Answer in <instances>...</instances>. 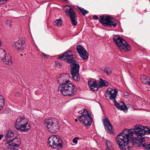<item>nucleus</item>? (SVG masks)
Here are the masks:
<instances>
[{"instance_id":"obj_1","label":"nucleus","mask_w":150,"mask_h":150,"mask_svg":"<svg viewBox=\"0 0 150 150\" xmlns=\"http://www.w3.org/2000/svg\"><path fill=\"white\" fill-rule=\"evenodd\" d=\"M140 125H136L130 129H124L117 135L116 138V143L121 150L129 149V141L133 143L137 142Z\"/></svg>"},{"instance_id":"obj_2","label":"nucleus","mask_w":150,"mask_h":150,"mask_svg":"<svg viewBox=\"0 0 150 150\" xmlns=\"http://www.w3.org/2000/svg\"><path fill=\"white\" fill-rule=\"evenodd\" d=\"M139 129L137 140L139 142V146L147 150L150 149V128L140 125Z\"/></svg>"},{"instance_id":"obj_3","label":"nucleus","mask_w":150,"mask_h":150,"mask_svg":"<svg viewBox=\"0 0 150 150\" xmlns=\"http://www.w3.org/2000/svg\"><path fill=\"white\" fill-rule=\"evenodd\" d=\"M58 90L63 96H70L76 94V89L70 81L67 80L63 83H60Z\"/></svg>"},{"instance_id":"obj_4","label":"nucleus","mask_w":150,"mask_h":150,"mask_svg":"<svg viewBox=\"0 0 150 150\" xmlns=\"http://www.w3.org/2000/svg\"><path fill=\"white\" fill-rule=\"evenodd\" d=\"M16 129L22 131L27 132L31 129L28 121L25 118L19 117L16 122Z\"/></svg>"},{"instance_id":"obj_5","label":"nucleus","mask_w":150,"mask_h":150,"mask_svg":"<svg viewBox=\"0 0 150 150\" xmlns=\"http://www.w3.org/2000/svg\"><path fill=\"white\" fill-rule=\"evenodd\" d=\"M113 39L117 45L118 49L122 52L129 51L130 50V46L122 38L118 35L114 36Z\"/></svg>"},{"instance_id":"obj_6","label":"nucleus","mask_w":150,"mask_h":150,"mask_svg":"<svg viewBox=\"0 0 150 150\" xmlns=\"http://www.w3.org/2000/svg\"><path fill=\"white\" fill-rule=\"evenodd\" d=\"M78 119L80 122L85 126H90L91 124V114L88 112V111L86 109H84L81 115L79 117Z\"/></svg>"},{"instance_id":"obj_7","label":"nucleus","mask_w":150,"mask_h":150,"mask_svg":"<svg viewBox=\"0 0 150 150\" xmlns=\"http://www.w3.org/2000/svg\"><path fill=\"white\" fill-rule=\"evenodd\" d=\"M44 124L46 126L47 130L52 133L57 132L59 129L57 121L54 118L46 120Z\"/></svg>"},{"instance_id":"obj_8","label":"nucleus","mask_w":150,"mask_h":150,"mask_svg":"<svg viewBox=\"0 0 150 150\" xmlns=\"http://www.w3.org/2000/svg\"><path fill=\"white\" fill-rule=\"evenodd\" d=\"M48 143L50 147L54 148L62 147V140L59 136L57 135H52L48 139Z\"/></svg>"},{"instance_id":"obj_9","label":"nucleus","mask_w":150,"mask_h":150,"mask_svg":"<svg viewBox=\"0 0 150 150\" xmlns=\"http://www.w3.org/2000/svg\"><path fill=\"white\" fill-rule=\"evenodd\" d=\"M63 8L66 15L70 18L72 24L74 26L76 25L77 24L76 17L73 9L69 6H64Z\"/></svg>"},{"instance_id":"obj_10","label":"nucleus","mask_w":150,"mask_h":150,"mask_svg":"<svg viewBox=\"0 0 150 150\" xmlns=\"http://www.w3.org/2000/svg\"><path fill=\"white\" fill-rule=\"evenodd\" d=\"M99 21L103 24L108 25L110 27H116L117 23L115 19L110 16L103 15L100 16L99 19Z\"/></svg>"},{"instance_id":"obj_11","label":"nucleus","mask_w":150,"mask_h":150,"mask_svg":"<svg viewBox=\"0 0 150 150\" xmlns=\"http://www.w3.org/2000/svg\"><path fill=\"white\" fill-rule=\"evenodd\" d=\"M59 58L63 59L67 63H70L71 67L72 65L75 66L76 65V64H79L78 62L73 59L74 56L71 51L66 52L63 55L59 56Z\"/></svg>"},{"instance_id":"obj_12","label":"nucleus","mask_w":150,"mask_h":150,"mask_svg":"<svg viewBox=\"0 0 150 150\" xmlns=\"http://www.w3.org/2000/svg\"><path fill=\"white\" fill-rule=\"evenodd\" d=\"M2 52L0 54V61H2L3 63L8 65H11L12 64L11 56L8 54H5V50L1 49Z\"/></svg>"},{"instance_id":"obj_13","label":"nucleus","mask_w":150,"mask_h":150,"mask_svg":"<svg viewBox=\"0 0 150 150\" xmlns=\"http://www.w3.org/2000/svg\"><path fill=\"white\" fill-rule=\"evenodd\" d=\"M75 65H71V72L73 79L76 81H79L80 79V77L79 74V64H76Z\"/></svg>"},{"instance_id":"obj_14","label":"nucleus","mask_w":150,"mask_h":150,"mask_svg":"<svg viewBox=\"0 0 150 150\" xmlns=\"http://www.w3.org/2000/svg\"><path fill=\"white\" fill-rule=\"evenodd\" d=\"M106 94L105 96L107 97L113 101L115 100L117 94L118 93L117 90L115 88H109L106 91Z\"/></svg>"},{"instance_id":"obj_15","label":"nucleus","mask_w":150,"mask_h":150,"mask_svg":"<svg viewBox=\"0 0 150 150\" xmlns=\"http://www.w3.org/2000/svg\"><path fill=\"white\" fill-rule=\"evenodd\" d=\"M13 46L18 51H20L23 50L25 48L26 45L25 42L21 38L14 42Z\"/></svg>"},{"instance_id":"obj_16","label":"nucleus","mask_w":150,"mask_h":150,"mask_svg":"<svg viewBox=\"0 0 150 150\" xmlns=\"http://www.w3.org/2000/svg\"><path fill=\"white\" fill-rule=\"evenodd\" d=\"M76 50L80 57L83 59L88 58V55L86 49L81 45H78L76 46Z\"/></svg>"},{"instance_id":"obj_17","label":"nucleus","mask_w":150,"mask_h":150,"mask_svg":"<svg viewBox=\"0 0 150 150\" xmlns=\"http://www.w3.org/2000/svg\"><path fill=\"white\" fill-rule=\"evenodd\" d=\"M102 120L105 126V129L108 132L111 133L112 130V127L109 120L105 116L103 117Z\"/></svg>"},{"instance_id":"obj_18","label":"nucleus","mask_w":150,"mask_h":150,"mask_svg":"<svg viewBox=\"0 0 150 150\" xmlns=\"http://www.w3.org/2000/svg\"><path fill=\"white\" fill-rule=\"evenodd\" d=\"M11 140V142L8 144L10 147H11L14 148L18 147L19 146L21 143V139L18 138L13 137Z\"/></svg>"},{"instance_id":"obj_19","label":"nucleus","mask_w":150,"mask_h":150,"mask_svg":"<svg viewBox=\"0 0 150 150\" xmlns=\"http://www.w3.org/2000/svg\"><path fill=\"white\" fill-rule=\"evenodd\" d=\"M88 84L89 88L92 91H95L98 90V87L97 82L94 79H91L89 80L88 81Z\"/></svg>"},{"instance_id":"obj_20","label":"nucleus","mask_w":150,"mask_h":150,"mask_svg":"<svg viewBox=\"0 0 150 150\" xmlns=\"http://www.w3.org/2000/svg\"><path fill=\"white\" fill-rule=\"evenodd\" d=\"M115 106L118 109L122 110H125L127 109V107L124 102H121L119 103L117 102L116 100L114 101Z\"/></svg>"},{"instance_id":"obj_21","label":"nucleus","mask_w":150,"mask_h":150,"mask_svg":"<svg viewBox=\"0 0 150 150\" xmlns=\"http://www.w3.org/2000/svg\"><path fill=\"white\" fill-rule=\"evenodd\" d=\"M69 75L67 74L60 75L57 77V81L59 83H63L66 80Z\"/></svg>"},{"instance_id":"obj_22","label":"nucleus","mask_w":150,"mask_h":150,"mask_svg":"<svg viewBox=\"0 0 150 150\" xmlns=\"http://www.w3.org/2000/svg\"><path fill=\"white\" fill-rule=\"evenodd\" d=\"M6 142L8 144V143H10L11 142V139L13 137H14V134L13 132L11 130L8 131L7 133L6 134Z\"/></svg>"},{"instance_id":"obj_23","label":"nucleus","mask_w":150,"mask_h":150,"mask_svg":"<svg viewBox=\"0 0 150 150\" xmlns=\"http://www.w3.org/2000/svg\"><path fill=\"white\" fill-rule=\"evenodd\" d=\"M140 78L142 82L144 84H146L150 82L149 78L144 74L141 75Z\"/></svg>"},{"instance_id":"obj_24","label":"nucleus","mask_w":150,"mask_h":150,"mask_svg":"<svg viewBox=\"0 0 150 150\" xmlns=\"http://www.w3.org/2000/svg\"><path fill=\"white\" fill-rule=\"evenodd\" d=\"M102 70L108 75L112 73L111 69L109 67H105L102 69Z\"/></svg>"},{"instance_id":"obj_25","label":"nucleus","mask_w":150,"mask_h":150,"mask_svg":"<svg viewBox=\"0 0 150 150\" xmlns=\"http://www.w3.org/2000/svg\"><path fill=\"white\" fill-rule=\"evenodd\" d=\"M4 100L2 96L0 95V110L2 108L4 104Z\"/></svg>"},{"instance_id":"obj_26","label":"nucleus","mask_w":150,"mask_h":150,"mask_svg":"<svg viewBox=\"0 0 150 150\" xmlns=\"http://www.w3.org/2000/svg\"><path fill=\"white\" fill-rule=\"evenodd\" d=\"M99 83L100 86H107L108 85V82L101 79H100Z\"/></svg>"},{"instance_id":"obj_27","label":"nucleus","mask_w":150,"mask_h":150,"mask_svg":"<svg viewBox=\"0 0 150 150\" xmlns=\"http://www.w3.org/2000/svg\"><path fill=\"white\" fill-rule=\"evenodd\" d=\"M62 21L60 19H57L54 22V25L57 26H59L62 25Z\"/></svg>"},{"instance_id":"obj_28","label":"nucleus","mask_w":150,"mask_h":150,"mask_svg":"<svg viewBox=\"0 0 150 150\" xmlns=\"http://www.w3.org/2000/svg\"><path fill=\"white\" fill-rule=\"evenodd\" d=\"M78 8L80 10V12L82 13V14L83 15H84L85 14L88 13V11L84 9L83 8L81 7H79L78 6Z\"/></svg>"},{"instance_id":"obj_29","label":"nucleus","mask_w":150,"mask_h":150,"mask_svg":"<svg viewBox=\"0 0 150 150\" xmlns=\"http://www.w3.org/2000/svg\"><path fill=\"white\" fill-rule=\"evenodd\" d=\"M106 145L107 147V148H113L112 143L108 140H106Z\"/></svg>"},{"instance_id":"obj_30","label":"nucleus","mask_w":150,"mask_h":150,"mask_svg":"<svg viewBox=\"0 0 150 150\" xmlns=\"http://www.w3.org/2000/svg\"><path fill=\"white\" fill-rule=\"evenodd\" d=\"M79 139V138L78 137H76L73 139L72 142L76 144L77 143L78 140Z\"/></svg>"},{"instance_id":"obj_31","label":"nucleus","mask_w":150,"mask_h":150,"mask_svg":"<svg viewBox=\"0 0 150 150\" xmlns=\"http://www.w3.org/2000/svg\"><path fill=\"white\" fill-rule=\"evenodd\" d=\"M129 95V93L127 92H125L124 93L123 97L126 98H128Z\"/></svg>"},{"instance_id":"obj_32","label":"nucleus","mask_w":150,"mask_h":150,"mask_svg":"<svg viewBox=\"0 0 150 150\" xmlns=\"http://www.w3.org/2000/svg\"><path fill=\"white\" fill-rule=\"evenodd\" d=\"M5 23L7 25H9L10 27H11V20H9L6 21Z\"/></svg>"},{"instance_id":"obj_33","label":"nucleus","mask_w":150,"mask_h":150,"mask_svg":"<svg viewBox=\"0 0 150 150\" xmlns=\"http://www.w3.org/2000/svg\"><path fill=\"white\" fill-rule=\"evenodd\" d=\"M8 0H0V4H4Z\"/></svg>"},{"instance_id":"obj_34","label":"nucleus","mask_w":150,"mask_h":150,"mask_svg":"<svg viewBox=\"0 0 150 150\" xmlns=\"http://www.w3.org/2000/svg\"><path fill=\"white\" fill-rule=\"evenodd\" d=\"M55 65L57 67H59L61 65V64L57 61L55 62Z\"/></svg>"},{"instance_id":"obj_35","label":"nucleus","mask_w":150,"mask_h":150,"mask_svg":"<svg viewBox=\"0 0 150 150\" xmlns=\"http://www.w3.org/2000/svg\"><path fill=\"white\" fill-rule=\"evenodd\" d=\"M20 93L18 92L15 93L14 96H15L19 97L20 96Z\"/></svg>"},{"instance_id":"obj_36","label":"nucleus","mask_w":150,"mask_h":150,"mask_svg":"<svg viewBox=\"0 0 150 150\" xmlns=\"http://www.w3.org/2000/svg\"><path fill=\"white\" fill-rule=\"evenodd\" d=\"M42 54L45 58H47L49 57V55L46 54L44 53H42Z\"/></svg>"},{"instance_id":"obj_37","label":"nucleus","mask_w":150,"mask_h":150,"mask_svg":"<svg viewBox=\"0 0 150 150\" xmlns=\"http://www.w3.org/2000/svg\"><path fill=\"white\" fill-rule=\"evenodd\" d=\"M93 18L94 19L98 20V17L96 15H94L93 17Z\"/></svg>"},{"instance_id":"obj_38","label":"nucleus","mask_w":150,"mask_h":150,"mask_svg":"<svg viewBox=\"0 0 150 150\" xmlns=\"http://www.w3.org/2000/svg\"><path fill=\"white\" fill-rule=\"evenodd\" d=\"M105 150H114L113 148H106Z\"/></svg>"},{"instance_id":"obj_39","label":"nucleus","mask_w":150,"mask_h":150,"mask_svg":"<svg viewBox=\"0 0 150 150\" xmlns=\"http://www.w3.org/2000/svg\"><path fill=\"white\" fill-rule=\"evenodd\" d=\"M3 137V135L2 134L0 135V140L1 139V138Z\"/></svg>"},{"instance_id":"obj_40","label":"nucleus","mask_w":150,"mask_h":150,"mask_svg":"<svg viewBox=\"0 0 150 150\" xmlns=\"http://www.w3.org/2000/svg\"><path fill=\"white\" fill-rule=\"evenodd\" d=\"M1 40H0V47H1Z\"/></svg>"},{"instance_id":"obj_41","label":"nucleus","mask_w":150,"mask_h":150,"mask_svg":"<svg viewBox=\"0 0 150 150\" xmlns=\"http://www.w3.org/2000/svg\"><path fill=\"white\" fill-rule=\"evenodd\" d=\"M75 121L76 122H77L78 121V120L77 119H76L75 120Z\"/></svg>"},{"instance_id":"obj_42","label":"nucleus","mask_w":150,"mask_h":150,"mask_svg":"<svg viewBox=\"0 0 150 150\" xmlns=\"http://www.w3.org/2000/svg\"><path fill=\"white\" fill-rule=\"evenodd\" d=\"M150 85V82H149V83H148Z\"/></svg>"},{"instance_id":"obj_43","label":"nucleus","mask_w":150,"mask_h":150,"mask_svg":"<svg viewBox=\"0 0 150 150\" xmlns=\"http://www.w3.org/2000/svg\"><path fill=\"white\" fill-rule=\"evenodd\" d=\"M21 56H22L23 55H22V54H21Z\"/></svg>"}]
</instances>
